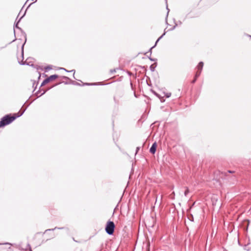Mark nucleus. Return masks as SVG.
Returning <instances> with one entry per match:
<instances>
[{"label": "nucleus", "mask_w": 251, "mask_h": 251, "mask_svg": "<svg viewBox=\"0 0 251 251\" xmlns=\"http://www.w3.org/2000/svg\"><path fill=\"white\" fill-rule=\"evenodd\" d=\"M30 0H27L25 4L26 3L28 2Z\"/></svg>", "instance_id": "obj_36"}, {"label": "nucleus", "mask_w": 251, "mask_h": 251, "mask_svg": "<svg viewBox=\"0 0 251 251\" xmlns=\"http://www.w3.org/2000/svg\"><path fill=\"white\" fill-rule=\"evenodd\" d=\"M25 251H32L29 244L27 245V248L25 249Z\"/></svg>", "instance_id": "obj_13"}, {"label": "nucleus", "mask_w": 251, "mask_h": 251, "mask_svg": "<svg viewBox=\"0 0 251 251\" xmlns=\"http://www.w3.org/2000/svg\"><path fill=\"white\" fill-rule=\"evenodd\" d=\"M60 70H64L66 72H69V71L67 70L66 69L64 68H60Z\"/></svg>", "instance_id": "obj_28"}, {"label": "nucleus", "mask_w": 251, "mask_h": 251, "mask_svg": "<svg viewBox=\"0 0 251 251\" xmlns=\"http://www.w3.org/2000/svg\"><path fill=\"white\" fill-rule=\"evenodd\" d=\"M64 228V227H55V228H51V229H46L45 231V232L44 233H46L47 231H53L54 230H55V229H63Z\"/></svg>", "instance_id": "obj_8"}, {"label": "nucleus", "mask_w": 251, "mask_h": 251, "mask_svg": "<svg viewBox=\"0 0 251 251\" xmlns=\"http://www.w3.org/2000/svg\"><path fill=\"white\" fill-rule=\"evenodd\" d=\"M178 24H179L180 25V24H182V23H181L180 21H179V22H178Z\"/></svg>", "instance_id": "obj_39"}, {"label": "nucleus", "mask_w": 251, "mask_h": 251, "mask_svg": "<svg viewBox=\"0 0 251 251\" xmlns=\"http://www.w3.org/2000/svg\"><path fill=\"white\" fill-rule=\"evenodd\" d=\"M166 8H167V10H168L167 14V16H166V19H167V17H168V15L169 12V9L168 7V4H167V3H166Z\"/></svg>", "instance_id": "obj_21"}, {"label": "nucleus", "mask_w": 251, "mask_h": 251, "mask_svg": "<svg viewBox=\"0 0 251 251\" xmlns=\"http://www.w3.org/2000/svg\"><path fill=\"white\" fill-rule=\"evenodd\" d=\"M25 15V13H24V15L17 22V23L14 24V33L15 39L13 41H12L10 43H9V44H11V43H12V42H14L15 41H16V39H17L16 38V36H15V28H16L18 29V30H19V31L21 32V35H20L21 38H19V40H22V38H24L25 39V42L24 43V44L22 45V56L23 58H24V45H25V43L26 42V34L25 33V32H24L23 31V30L21 27H20L18 26V24L20 22L21 20L24 17V16Z\"/></svg>", "instance_id": "obj_2"}, {"label": "nucleus", "mask_w": 251, "mask_h": 251, "mask_svg": "<svg viewBox=\"0 0 251 251\" xmlns=\"http://www.w3.org/2000/svg\"><path fill=\"white\" fill-rule=\"evenodd\" d=\"M32 3H33V2H32V3H30L28 5V6H27V8H28V7H29L31 4H32Z\"/></svg>", "instance_id": "obj_32"}, {"label": "nucleus", "mask_w": 251, "mask_h": 251, "mask_svg": "<svg viewBox=\"0 0 251 251\" xmlns=\"http://www.w3.org/2000/svg\"><path fill=\"white\" fill-rule=\"evenodd\" d=\"M228 172L229 173H233L234 172H233V171H228Z\"/></svg>", "instance_id": "obj_33"}, {"label": "nucleus", "mask_w": 251, "mask_h": 251, "mask_svg": "<svg viewBox=\"0 0 251 251\" xmlns=\"http://www.w3.org/2000/svg\"><path fill=\"white\" fill-rule=\"evenodd\" d=\"M73 84H75V85H80L78 83H77L76 82H75V81L73 83Z\"/></svg>", "instance_id": "obj_31"}, {"label": "nucleus", "mask_w": 251, "mask_h": 251, "mask_svg": "<svg viewBox=\"0 0 251 251\" xmlns=\"http://www.w3.org/2000/svg\"><path fill=\"white\" fill-rule=\"evenodd\" d=\"M155 66H153V65H151L150 67V70L151 71V72H153L155 70Z\"/></svg>", "instance_id": "obj_15"}, {"label": "nucleus", "mask_w": 251, "mask_h": 251, "mask_svg": "<svg viewBox=\"0 0 251 251\" xmlns=\"http://www.w3.org/2000/svg\"><path fill=\"white\" fill-rule=\"evenodd\" d=\"M35 84H36V86H35V87L34 89H35V88H36L37 85V84H36V82H35V81H34L33 82V87H34Z\"/></svg>", "instance_id": "obj_24"}, {"label": "nucleus", "mask_w": 251, "mask_h": 251, "mask_svg": "<svg viewBox=\"0 0 251 251\" xmlns=\"http://www.w3.org/2000/svg\"><path fill=\"white\" fill-rule=\"evenodd\" d=\"M201 71H197L195 75V77L196 78H198V77H199L200 75H201Z\"/></svg>", "instance_id": "obj_14"}, {"label": "nucleus", "mask_w": 251, "mask_h": 251, "mask_svg": "<svg viewBox=\"0 0 251 251\" xmlns=\"http://www.w3.org/2000/svg\"><path fill=\"white\" fill-rule=\"evenodd\" d=\"M189 193V190L188 187H185V190L184 191V195L185 197L187 196L188 194Z\"/></svg>", "instance_id": "obj_9"}, {"label": "nucleus", "mask_w": 251, "mask_h": 251, "mask_svg": "<svg viewBox=\"0 0 251 251\" xmlns=\"http://www.w3.org/2000/svg\"><path fill=\"white\" fill-rule=\"evenodd\" d=\"M197 78L194 77V79L192 81V83H195L197 80Z\"/></svg>", "instance_id": "obj_27"}, {"label": "nucleus", "mask_w": 251, "mask_h": 251, "mask_svg": "<svg viewBox=\"0 0 251 251\" xmlns=\"http://www.w3.org/2000/svg\"><path fill=\"white\" fill-rule=\"evenodd\" d=\"M178 24H179L180 25V24H182V23H181L180 21H179V22H178Z\"/></svg>", "instance_id": "obj_38"}, {"label": "nucleus", "mask_w": 251, "mask_h": 251, "mask_svg": "<svg viewBox=\"0 0 251 251\" xmlns=\"http://www.w3.org/2000/svg\"><path fill=\"white\" fill-rule=\"evenodd\" d=\"M166 34V32L165 31L164 32V33L157 40V41H156L155 43V46L156 45L157 42L161 39H162V38Z\"/></svg>", "instance_id": "obj_11"}, {"label": "nucleus", "mask_w": 251, "mask_h": 251, "mask_svg": "<svg viewBox=\"0 0 251 251\" xmlns=\"http://www.w3.org/2000/svg\"><path fill=\"white\" fill-rule=\"evenodd\" d=\"M62 77L63 79H69V77L67 76H62Z\"/></svg>", "instance_id": "obj_29"}, {"label": "nucleus", "mask_w": 251, "mask_h": 251, "mask_svg": "<svg viewBox=\"0 0 251 251\" xmlns=\"http://www.w3.org/2000/svg\"><path fill=\"white\" fill-rule=\"evenodd\" d=\"M171 93H167L165 94V96L166 97V98H169L171 97Z\"/></svg>", "instance_id": "obj_17"}, {"label": "nucleus", "mask_w": 251, "mask_h": 251, "mask_svg": "<svg viewBox=\"0 0 251 251\" xmlns=\"http://www.w3.org/2000/svg\"><path fill=\"white\" fill-rule=\"evenodd\" d=\"M60 83H58V84H56V85H55V86H56V85H57L58 84H60Z\"/></svg>", "instance_id": "obj_40"}, {"label": "nucleus", "mask_w": 251, "mask_h": 251, "mask_svg": "<svg viewBox=\"0 0 251 251\" xmlns=\"http://www.w3.org/2000/svg\"><path fill=\"white\" fill-rule=\"evenodd\" d=\"M156 46H155V45L152 46L151 48H150V49L149 50V52H150V55L151 56V50L152 49L154 48Z\"/></svg>", "instance_id": "obj_18"}, {"label": "nucleus", "mask_w": 251, "mask_h": 251, "mask_svg": "<svg viewBox=\"0 0 251 251\" xmlns=\"http://www.w3.org/2000/svg\"><path fill=\"white\" fill-rule=\"evenodd\" d=\"M19 63L21 65H25V63L23 62V60H22L21 61H19Z\"/></svg>", "instance_id": "obj_22"}, {"label": "nucleus", "mask_w": 251, "mask_h": 251, "mask_svg": "<svg viewBox=\"0 0 251 251\" xmlns=\"http://www.w3.org/2000/svg\"><path fill=\"white\" fill-rule=\"evenodd\" d=\"M190 220H191L192 221H193V217L192 215V218H191V219H190Z\"/></svg>", "instance_id": "obj_34"}, {"label": "nucleus", "mask_w": 251, "mask_h": 251, "mask_svg": "<svg viewBox=\"0 0 251 251\" xmlns=\"http://www.w3.org/2000/svg\"><path fill=\"white\" fill-rule=\"evenodd\" d=\"M37 0H35V1L34 2H35L37 1Z\"/></svg>", "instance_id": "obj_42"}, {"label": "nucleus", "mask_w": 251, "mask_h": 251, "mask_svg": "<svg viewBox=\"0 0 251 251\" xmlns=\"http://www.w3.org/2000/svg\"><path fill=\"white\" fill-rule=\"evenodd\" d=\"M166 34V32L165 31L164 32V33L157 40V41H156L155 43V46L156 45L157 42L161 39H162V38Z\"/></svg>", "instance_id": "obj_12"}, {"label": "nucleus", "mask_w": 251, "mask_h": 251, "mask_svg": "<svg viewBox=\"0 0 251 251\" xmlns=\"http://www.w3.org/2000/svg\"><path fill=\"white\" fill-rule=\"evenodd\" d=\"M156 143L154 142V143L152 144L151 147L150 149V152L152 154H154L156 151Z\"/></svg>", "instance_id": "obj_5"}, {"label": "nucleus", "mask_w": 251, "mask_h": 251, "mask_svg": "<svg viewBox=\"0 0 251 251\" xmlns=\"http://www.w3.org/2000/svg\"><path fill=\"white\" fill-rule=\"evenodd\" d=\"M47 92V90H43V92L39 95L38 96V94H39L40 93V91H38L35 94V95L37 97V98L42 96L43 95H44L46 92Z\"/></svg>", "instance_id": "obj_7"}, {"label": "nucleus", "mask_w": 251, "mask_h": 251, "mask_svg": "<svg viewBox=\"0 0 251 251\" xmlns=\"http://www.w3.org/2000/svg\"><path fill=\"white\" fill-rule=\"evenodd\" d=\"M69 72H72V73L74 72L73 75H74V77L75 78V70H71V71H69Z\"/></svg>", "instance_id": "obj_23"}, {"label": "nucleus", "mask_w": 251, "mask_h": 251, "mask_svg": "<svg viewBox=\"0 0 251 251\" xmlns=\"http://www.w3.org/2000/svg\"><path fill=\"white\" fill-rule=\"evenodd\" d=\"M115 225L113 221H108L105 226V231L109 235H113L114 232Z\"/></svg>", "instance_id": "obj_3"}, {"label": "nucleus", "mask_w": 251, "mask_h": 251, "mask_svg": "<svg viewBox=\"0 0 251 251\" xmlns=\"http://www.w3.org/2000/svg\"><path fill=\"white\" fill-rule=\"evenodd\" d=\"M25 110V109L18 115H17L16 114H15L13 116H11V114H7L3 117L0 121V128L4 127L12 123L17 118L21 116Z\"/></svg>", "instance_id": "obj_1"}, {"label": "nucleus", "mask_w": 251, "mask_h": 251, "mask_svg": "<svg viewBox=\"0 0 251 251\" xmlns=\"http://www.w3.org/2000/svg\"><path fill=\"white\" fill-rule=\"evenodd\" d=\"M166 34V32L165 31L164 32V33L157 40V41H156L155 43V46L156 45L157 42L161 39H162V38Z\"/></svg>", "instance_id": "obj_10"}, {"label": "nucleus", "mask_w": 251, "mask_h": 251, "mask_svg": "<svg viewBox=\"0 0 251 251\" xmlns=\"http://www.w3.org/2000/svg\"><path fill=\"white\" fill-rule=\"evenodd\" d=\"M176 26H177V24H175V25L170 30H174V29H175V28L176 27Z\"/></svg>", "instance_id": "obj_25"}, {"label": "nucleus", "mask_w": 251, "mask_h": 251, "mask_svg": "<svg viewBox=\"0 0 251 251\" xmlns=\"http://www.w3.org/2000/svg\"><path fill=\"white\" fill-rule=\"evenodd\" d=\"M166 1H167V0H166Z\"/></svg>", "instance_id": "obj_43"}, {"label": "nucleus", "mask_w": 251, "mask_h": 251, "mask_svg": "<svg viewBox=\"0 0 251 251\" xmlns=\"http://www.w3.org/2000/svg\"><path fill=\"white\" fill-rule=\"evenodd\" d=\"M111 73H115L116 72V70L115 69H114V70H111L110 71Z\"/></svg>", "instance_id": "obj_30"}, {"label": "nucleus", "mask_w": 251, "mask_h": 251, "mask_svg": "<svg viewBox=\"0 0 251 251\" xmlns=\"http://www.w3.org/2000/svg\"><path fill=\"white\" fill-rule=\"evenodd\" d=\"M190 220H191L192 221H193V217L192 215V218H191V219H190Z\"/></svg>", "instance_id": "obj_35"}, {"label": "nucleus", "mask_w": 251, "mask_h": 251, "mask_svg": "<svg viewBox=\"0 0 251 251\" xmlns=\"http://www.w3.org/2000/svg\"><path fill=\"white\" fill-rule=\"evenodd\" d=\"M45 70H50L51 69V66H48L46 67L45 68Z\"/></svg>", "instance_id": "obj_20"}, {"label": "nucleus", "mask_w": 251, "mask_h": 251, "mask_svg": "<svg viewBox=\"0 0 251 251\" xmlns=\"http://www.w3.org/2000/svg\"><path fill=\"white\" fill-rule=\"evenodd\" d=\"M149 59L151 61H155L157 60L156 59H154V58H152L151 57V56L150 55V56L148 57Z\"/></svg>", "instance_id": "obj_19"}, {"label": "nucleus", "mask_w": 251, "mask_h": 251, "mask_svg": "<svg viewBox=\"0 0 251 251\" xmlns=\"http://www.w3.org/2000/svg\"><path fill=\"white\" fill-rule=\"evenodd\" d=\"M140 147H138L136 148V153L135 154H137V152H138L139 150H140Z\"/></svg>", "instance_id": "obj_26"}, {"label": "nucleus", "mask_w": 251, "mask_h": 251, "mask_svg": "<svg viewBox=\"0 0 251 251\" xmlns=\"http://www.w3.org/2000/svg\"><path fill=\"white\" fill-rule=\"evenodd\" d=\"M203 62L202 61L200 62L197 66V68L198 70V71H201L202 70V68H203Z\"/></svg>", "instance_id": "obj_6"}, {"label": "nucleus", "mask_w": 251, "mask_h": 251, "mask_svg": "<svg viewBox=\"0 0 251 251\" xmlns=\"http://www.w3.org/2000/svg\"><path fill=\"white\" fill-rule=\"evenodd\" d=\"M96 83H85L83 84V85H96Z\"/></svg>", "instance_id": "obj_16"}, {"label": "nucleus", "mask_w": 251, "mask_h": 251, "mask_svg": "<svg viewBox=\"0 0 251 251\" xmlns=\"http://www.w3.org/2000/svg\"><path fill=\"white\" fill-rule=\"evenodd\" d=\"M249 36L251 38V35H249Z\"/></svg>", "instance_id": "obj_41"}, {"label": "nucleus", "mask_w": 251, "mask_h": 251, "mask_svg": "<svg viewBox=\"0 0 251 251\" xmlns=\"http://www.w3.org/2000/svg\"><path fill=\"white\" fill-rule=\"evenodd\" d=\"M58 77V76L57 75H50V76L46 78V79H45L43 80V81L42 82L40 86L42 87V86H44L46 84L49 83L50 81L55 79Z\"/></svg>", "instance_id": "obj_4"}, {"label": "nucleus", "mask_w": 251, "mask_h": 251, "mask_svg": "<svg viewBox=\"0 0 251 251\" xmlns=\"http://www.w3.org/2000/svg\"><path fill=\"white\" fill-rule=\"evenodd\" d=\"M3 244H6V245H7H7L8 244V245H11V244H10V243H4Z\"/></svg>", "instance_id": "obj_37"}]
</instances>
